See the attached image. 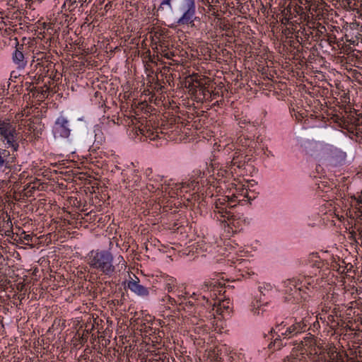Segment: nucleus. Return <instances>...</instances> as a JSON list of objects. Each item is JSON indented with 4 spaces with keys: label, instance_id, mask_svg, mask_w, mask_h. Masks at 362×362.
<instances>
[{
    "label": "nucleus",
    "instance_id": "obj_11",
    "mask_svg": "<svg viewBox=\"0 0 362 362\" xmlns=\"http://www.w3.org/2000/svg\"><path fill=\"white\" fill-rule=\"evenodd\" d=\"M136 280L131 279L127 282V288L135 294L141 296L146 297L149 294L148 288L141 285L139 280L136 277Z\"/></svg>",
    "mask_w": 362,
    "mask_h": 362
},
{
    "label": "nucleus",
    "instance_id": "obj_23",
    "mask_svg": "<svg viewBox=\"0 0 362 362\" xmlns=\"http://www.w3.org/2000/svg\"><path fill=\"white\" fill-rule=\"evenodd\" d=\"M176 286V280L173 278H170L167 279L166 284H165V290H167L168 292H171L175 287Z\"/></svg>",
    "mask_w": 362,
    "mask_h": 362
},
{
    "label": "nucleus",
    "instance_id": "obj_20",
    "mask_svg": "<svg viewBox=\"0 0 362 362\" xmlns=\"http://www.w3.org/2000/svg\"><path fill=\"white\" fill-rule=\"evenodd\" d=\"M14 172H15V167L13 168V170L10 174L6 175V173H4L6 179L1 180V187H6L8 185V183L14 182L13 180V179H16L13 177Z\"/></svg>",
    "mask_w": 362,
    "mask_h": 362
},
{
    "label": "nucleus",
    "instance_id": "obj_1",
    "mask_svg": "<svg viewBox=\"0 0 362 362\" xmlns=\"http://www.w3.org/2000/svg\"><path fill=\"white\" fill-rule=\"evenodd\" d=\"M319 279L311 276H303L298 278L287 279L285 282V292L287 295L286 299L288 301L298 303L302 298H305L303 293H306V290L310 291L317 287Z\"/></svg>",
    "mask_w": 362,
    "mask_h": 362
},
{
    "label": "nucleus",
    "instance_id": "obj_42",
    "mask_svg": "<svg viewBox=\"0 0 362 362\" xmlns=\"http://www.w3.org/2000/svg\"><path fill=\"white\" fill-rule=\"evenodd\" d=\"M312 0H305L306 2L310 3Z\"/></svg>",
    "mask_w": 362,
    "mask_h": 362
},
{
    "label": "nucleus",
    "instance_id": "obj_12",
    "mask_svg": "<svg viewBox=\"0 0 362 362\" xmlns=\"http://www.w3.org/2000/svg\"><path fill=\"white\" fill-rule=\"evenodd\" d=\"M206 83L202 81L201 86H199L194 97L197 102L212 100V92L206 86Z\"/></svg>",
    "mask_w": 362,
    "mask_h": 362
},
{
    "label": "nucleus",
    "instance_id": "obj_15",
    "mask_svg": "<svg viewBox=\"0 0 362 362\" xmlns=\"http://www.w3.org/2000/svg\"><path fill=\"white\" fill-rule=\"evenodd\" d=\"M202 81H205V79L198 78L197 76H192L186 79L185 87L194 95L199 86H201Z\"/></svg>",
    "mask_w": 362,
    "mask_h": 362
},
{
    "label": "nucleus",
    "instance_id": "obj_13",
    "mask_svg": "<svg viewBox=\"0 0 362 362\" xmlns=\"http://www.w3.org/2000/svg\"><path fill=\"white\" fill-rule=\"evenodd\" d=\"M23 49V45H19L17 43L15 52L12 56L13 62L18 66V68H24L27 63L25 60Z\"/></svg>",
    "mask_w": 362,
    "mask_h": 362
},
{
    "label": "nucleus",
    "instance_id": "obj_30",
    "mask_svg": "<svg viewBox=\"0 0 362 362\" xmlns=\"http://www.w3.org/2000/svg\"><path fill=\"white\" fill-rule=\"evenodd\" d=\"M222 25H223V27L220 26V28H222L223 30L229 29L230 25V24H226V23H224V24H222Z\"/></svg>",
    "mask_w": 362,
    "mask_h": 362
},
{
    "label": "nucleus",
    "instance_id": "obj_35",
    "mask_svg": "<svg viewBox=\"0 0 362 362\" xmlns=\"http://www.w3.org/2000/svg\"><path fill=\"white\" fill-rule=\"evenodd\" d=\"M145 67L147 71H151V65L148 63H146Z\"/></svg>",
    "mask_w": 362,
    "mask_h": 362
},
{
    "label": "nucleus",
    "instance_id": "obj_16",
    "mask_svg": "<svg viewBox=\"0 0 362 362\" xmlns=\"http://www.w3.org/2000/svg\"><path fill=\"white\" fill-rule=\"evenodd\" d=\"M326 32V28L322 24H318L317 28L309 27L308 30H305V38L309 37L310 35H311L312 37H320L324 35Z\"/></svg>",
    "mask_w": 362,
    "mask_h": 362
},
{
    "label": "nucleus",
    "instance_id": "obj_25",
    "mask_svg": "<svg viewBox=\"0 0 362 362\" xmlns=\"http://www.w3.org/2000/svg\"><path fill=\"white\" fill-rule=\"evenodd\" d=\"M245 164V160H239V156H234L232 161H231V165L237 166V168H242Z\"/></svg>",
    "mask_w": 362,
    "mask_h": 362
},
{
    "label": "nucleus",
    "instance_id": "obj_2",
    "mask_svg": "<svg viewBox=\"0 0 362 362\" xmlns=\"http://www.w3.org/2000/svg\"><path fill=\"white\" fill-rule=\"evenodd\" d=\"M22 140L23 135L15 122L9 119H0V141L5 148L15 153L18 151L19 142Z\"/></svg>",
    "mask_w": 362,
    "mask_h": 362
},
{
    "label": "nucleus",
    "instance_id": "obj_32",
    "mask_svg": "<svg viewBox=\"0 0 362 362\" xmlns=\"http://www.w3.org/2000/svg\"><path fill=\"white\" fill-rule=\"evenodd\" d=\"M196 175H197L198 177H201L202 175H204V173H202L199 170H197V171H194V172Z\"/></svg>",
    "mask_w": 362,
    "mask_h": 362
},
{
    "label": "nucleus",
    "instance_id": "obj_34",
    "mask_svg": "<svg viewBox=\"0 0 362 362\" xmlns=\"http://www.w3.org/2000/svg\"><path fill=\"white\" fill-rule=\"evenodd\" d=\"M168 298L169 302H170L171 304H173V303H175V299L171 298L170 296H168Z\"/></svg>",
    "mask_w": 362,
    "mask_h": 362
},
{
    "label": "nucleus",
    "instance_id": "obj_38",
    "mask_svg": "<svg viewBox=\"0 0 362 362\" xmlns=\"http://www.w3.org/2000/svg\"><path fill=\"white\" fill-rule=\"evenodd\" d=\"M357 131H358L357 134H359V135H360V136H361V137H362V129H361V128H358V129H357Z\"/></svg>",
    "mask_w": 362,
    "mask_h": 362
},
{
    "label": "nucleus",
    "instance_id": "obj_6",
    "mask_svg": "<svg viewBox=\"0 0 362 362\" xmlns=\"http://www.w3.org/2000/svg\"><path fill=\"white\" fill-rule=\"evenodd\" d=\"M16 156L11 151L0 147V173L10 174L15 167Z\"/></svg>",
    "mask_w": 362,
    "mask_h": 362
},
{
    "label": "nucleus",
    "instance_id": "obj_28",
    "mask_svg": "<svg viewBox=\"0 0 362 362\" xmlns=\"http://www.w3.org/2000/svg\"><path fill=\"white\" fill-rule=\"evenodd\" d=\"M22 239L25 245H29L30 243L33 241V236L30 234L24 233V235L22 237Z\"/></svg>",
    "mask_w": 362,
    "mask_h": 362
},
{
    "label": "nucleus",
    "instance_id": "obj_14",
    "mask_svg": "<svg viewBox=\"0 0 362 362\" xmlns=\"http://www.w3.org/2000/svg\"><path fill=\"white\" fill-rule=\"evenodd\" d=\"M151 37L155 43L161 44L165 38L169 37L168 30L158 26L154 28L153 30L151 33Z\"/></svg>",
    "mask_w": 362,
    "mask_h": 362
},
{
    "label": "nucleus",
    "instance_id": "obj_7",
    "mask_svg": "<svg viewBox=\"0 0 362 362\" xmlns=\"http://www.w3.org/2000/svg\"><path fill=\"white\" fill-rule=\"evenodd\" d=\"M308 326L309 323L306 317L303 318L300 321H297L296 319H295L294 323L286 327L284 331H282L280 329L279 331L281 332V335L284 336L285 338L289 339L296 336L298 334L306 332L309 329Z\"/></svg>",
    "mask_w": 362,
    "mask_h": 362
},
{
    "label": "nucleus",
    "instance_id": "obj_40",
    "mask_svg": "<svg viewBox=\"0 0 362 362\" xmlns=\"http://www.w3.org/2000/svg\"><path fill=\"white\" fill-rule=\"evenodd\" d=\"M69 21V20H68V17L66 16V18H65V20H64V21H65V22H67V21Z\"/></svg>",
    "mask_w": 362,
    "mask_h": 362
},
{
    "label": "nucleus",
    "instance_id": "obj_18",
    "mask_svg": "<svg viewBox=\"0 0 362 362\" xmlns=\"http://www.w3.org/2000/svg\"><path fill=\"white\" fill-rule=\"evenodd\" d=\"M305 358L302 354H293L292 353L290 356H287L283 360L282 362H305Z\"/></svg>",
    "mask_w": 362,
    "mask_h": 362
},
{
    "label": "nucleus",
    "instance_id": "obj_5",
    "mask_svg": "<svg viewBox=\"0 0 362 362\" xmlns=\"http://www.w3.org/2000/svg\"><path fill=\"white\" fill-rule=\"evenodd\" d=\"M272 31L286 38H292L294 36L298 40V38L303 39V36L305 37V28H302L300 24H279L273 25Z\"/></svg>",
    "mask_w": 362,
    "mask_h": 362
},
{
    "label": "nucleus",
    "instance_id": "obj_39",
    "mask_svg": "<svg viewBox=\"0 0 362 362\" xmlns=\"http://www.w3.org/2000/svg\"><path fill=\"white\" fill-rule=\"evenodd\" d=\"M356 208L358 209V211L361 213V215L360 216H361V219H362V211L359 209V205L357 203V206Z\"/></svg>",
    "mask_w": 362,
    "mask_h": 362
},
{
    "label": "nucleus",
    "instance_id": "obj_17",
    "mask_svg": "<svg viewBox=\"0 0 362 362\" xmlns=\"http://www.w3.org/2000/svg\"><path fill=\"white\" fill-rule=\"evenodd\" d=\"M48 88H44L43 87L37 88L33 87L30 89V93L32 96L39 101H43L48 96Z\"/></svg>",
    "mask_w": 362,
    "mask_h": 362
},
{
    "label": "nucleus",
    "instance_id": "obj_10",
    "mask_svg": "<svg viewBox=\"0 0 362 362\" xmlns=\"http://www.w3.org/2000/svg\"><path fill=\"white\" fill-rule=\"evenodd\" d=\"M54 132L56 136L68 138L71 132L69 121L64 116L59 117L54 123Z\"/></svg>",
    "mask_w": 362,
    "mask_h": 362
},
{
    "label": "nucleus",
    "instance_id": "obj_41",
    "mask_svg": "<svg viewBox=\"0 0 362 362\" xmlns=\"http://www.w3.org/2000/svg\"><path fill=\"white\" fill-rule=\"evenodd\" d=\"M50 25V24H47V25ZM43 25H44V28H46L47 24L43 23Z\"/></svg>",
    "mask_w": 362,
    "mask_h": 362
},
{
    "label": "nucleus",
    "instance_id": "obj_36",
    "mask_svg": "<svg viewBox=\"0 0 362 362\" xmlns=\"http://www.w3.org/2000/svg\"><path fill=\"white\" fill-rule=\"evenodd\" d=\"M194 305V303L192 300H188L186 302V305L192 306Z\"/></svg>",
    "mask_w": 362,
    "mask_h": 362
},
{
    "label": "nucleus",
    "instance_id": "obj_3",
    "mask_svg": "<svg viewBox=\"0 0 362 362\" xmlns=\"http://www.w3.org/2000/svg\"><path fill=\"white\" fill-rule=\"evenodd\" d=\"M112 254L107 250H92L87 257L88 264L103 274L111 276L115 272Z\"/></svg>",
    "mask_w": 362,
    "mask_h": 362
},
{
    "label": "nucleus",
    "instance_id": "obj_26",
    "mask_svg": "<svg viewBox=\"0 0 362 362\" xmlns=\"http://www.w3.org/2000/svg\"><path fill=\"white\" fill-rule=\"evenodd\" d=\"M332 362H346L344 359L343 355L339 353H337L335 356L331 358Z\"/></svg>",
    "mask_w": 362,
    "mask_h": 362
},
{
    "label": "nucleus",
    "instance_id": "obj_37",
    "mask_svg": "<svg viewBox=\"0 0 362 362\" xmlns=\"http://www.w3.org/2000/svg\"><path fill=\"white\" fill-rule=\"evenodd\" d=\"M4 33H6V30H3V28L0 27V35H3Z\"/></svg>",
    "mask_w": 362,
    "mask_h": 362
},
{
    "label": "nucleus",
    "instance_id": "obj_27",
    "mask_svg": "<svg viewBox=\"0 0 362 362\" xmlns=\"http://www.w3.org/2000/svg\"><path fill=\"white\" fill-rule=\"evenodd\" d=\"M37 189V187L35 186V184H28L26 187V188L24 189L25 190V194L26 196H28V194L29 193H31L33 191H35V189ZM29 196H30V194H29Z\"/></svg>",
    "mask_w": 362,
    "mask_h": 362
},
{
    "label": "nucleus",
    "instance_id": "obj_31",
    "mask_svg": "<svg viewBox=\"0 0 362 362\" xmlns=\"http://www.w3.org/2000/svg\"><path fill=\"white\" fill-rule=\"evenodd\" d=\"M139 132H140V133H141V134H144V135H145L146 136H148V137H149V136H151V135L153 136V133H150L148 135L145 134V133H144V129H139Z\"/></svg>",
    "mask_w": 362,
    "mask_h": 362
},
{
    "label": "nucleus",
    "instance_id": "obj_22",
    "mask_svg": "<svg viewBox=\"0 0 362 362\" xmlns=\"http://www.w3.org/2000/svg\"><path fill=\"white\" fill-rule=\"evenodd\" d=\"M170 1L171 0H163L161 2L159 8H158L157 12L160 13L161 14L166 11H169L171 9V5H170Z\"/></svg>",
    "mask_w": 362,
    "mask_h": 362
},
{
    "label": "nucleus",
    "instance_id": "obj_4",
    "mask_svg": "<svg viewBox=\"0 0 362 362\" xmlns=\"http://www.w3.org/2000/svg\"><path fill=\"white\" fill-rule=\"evenodd\" d=\"M201 289L203 291H210L214 293V296L218 298V306L216 312L218 313V310L223 308H229L230 299L227 293L229 290L231 289V286L222 284L218 281L207 280L205 281L201 286Z\"/></svg>",
    "mask_w": 362,
    "mask_h": 362
},
{
    "label": "nucleus",
    "instance_id": "obj_8",
    "mask_svg": "<svg viewBox=\"0 0 362 362\" xmlns=\"http://www.w3.org/2000/svg\"><path fill=\"white\" fill-rule=\"evenodd\" d=\"M182 16L177 23H193L196 19L194 0H183L180 6Z\"/></svg>",
    "mask_w": 362,
    "mask_h": 362
},
{
    "label": "nucleus",
    "instance_id": "obj_43",
    "mask_svg": "<svg viewBox=\"0 0 362 362\" xmlns=\"http://www.w3.org/2000/svg\"><path fill=\"white\" fill-rule=\"evenodd\" d=\"M169 69V68L165 67V66L163 68L164 71H165V70H167V69Z\"/></svg>",
    "mask_w": 362,
    "mask_h": 362
},
{
    "label": "nucleus",
    "instance_id": "obj_33",
    "mask_svg": "<svg viewBox=\"0 0 362 362\" xmlns=\"http://www.w3.org/2000/svg\"><path fill=\"white\" fill-rule=\"evenodd\" d=\"M354 26H356L357 29L359 30H362V25H361V24L359 23H357V24H352Z\"/></svg>",
    "mask_w": 362,
    "mask_h": 362
},
{
    "label": "nucleus",
    "instance_id": "obj_21",
    "mask_svg": "<svg viewBox=\"0 0 362 362\" xmlns=\"http://www.w3.org/2000/svg\"><path fill=\"white\" fill-rule=\"evenodd\" d=\"M308 336L305 337L303 338L304 341H300V345L301 346H313L315 345V339H314L313 336L310 334H308Z\"/></svg>",
    "mask_w": 362,
    "mask_h": 362
},
{
    "label": "nucleus",
    "instance_id": "obj_29",
    "mask_svg": "<svg viewBox=\"0 0 362 362\" xmlns=\"http://www.w3.org/2000/svg\"><path fill=\"white\" fill-rule=\"evenodd\" d=\"M87 339H88V333H86V334H83L80 339L81 343V344L85 343L87 341Z\"/></svg>",
    "mask_w": 362,
    "mask_h": 362
},
{
    "label": "nucleus",
    "instance_id": "obj_9",
    "mask_svg": "<svg viewBox=\"0 0 362 362\" xmlns=\"http://www.w3.org/2000/svg\"><path fill=\"white\" fill-rule=\"evenodd\" d=\"M229 206V204L226 202H222L218 199L215 203L214 213L218 214L216 216L217 219L221 221L225 222L226 221H232L235 219L234 214L231 211V208Z\"/></svg>",
    "mask_w": 362,
    "mask_h": 362
},
{
    "label": "nucleus",
    "instance_id": "obj_19",
    "mask_svg": "<svg viewBox=\"0 0 362 362\" xmlns=\"http://www.w3.org/2000/svg\"><path fill=\"white\" fill-rule=\"evenodd\" d=\"M283 346H284V344H283L282 340L280 339V336L278 335L277 337H276L274 339V341H272L268 345V348L269 349H272V350L275 351V350L281 349Z\"/></svg>",
    "mask_w": 362,
    "mask_h": 362
},
{
    "label": "nucleus",
    "instance_id": "obj_24",
    "mask_svg": "<svg viewBox=\"0 0 362 362\" xmlns=\"http://www.w3.org/2000/svg\"><path fill=\"white\" fill-rule=\"evenodd\" d=\"M144 59L146 63H153L155 64H157V62L155 60V56H151L149 50H148L144 54Z\"/></svg>",
    "mask_w": 362,
    "mask_h": 362
}]
</instances>
